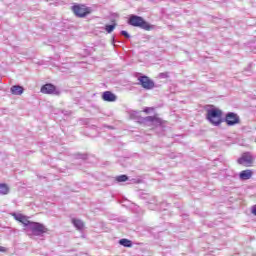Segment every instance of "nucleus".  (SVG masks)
Instances as JSON below:
<instances>
[{
	"label": "nucleus",
	"instance_id": "nucleus-1",
	"mask_svg": "<svg viewBox=\"0 0 256 256\" xmlns=\"http://www.w3.org/2000/svg\"><path fill=\"white\" fill-rule=\"evenodd\" d=\"M207 121L214 125V127H219L223 123V111L219 108H212L207 110L206 115Z\"/></svg>",
	"mask_w": 256,
	"mask_h": 256
},
{
	"label": "nucleus",
	"instance_id": "nucleus-2",
	"mask_svg": "<svg viewBox=\"0 0 256 256\" xmlns=\"http://www.w3.org/2000/svg\"><path fill=\"white\" fill-rule=\"evenodd\" d=\"M128 25L131 27H139V29H144V31H151L152 27L150 24L143 19V17L132 14L128 19Z\"/></svg>",
	"mask_w": 256,
	"mask_h": 256
},
{
	"label": "nucleus",
	"instance_id": "nucleus-3",
	"mask_svg": "<svg viewBox=\"0 0 256 256\" xmlns=\"http://www.w3.org/2000/svg\"><path fill=\"white\" fill-rule=\"evenodd\" d=\"M72 11L79 19H84V17L93 13V9H91V7H87L85 4H74L72 6Z\"/></svg>",
	"mask_w": 256,
	"mask_h": 256
},
{
	"label": "nucleus",
	"instance_id": "nucleus-4",
	"mask_svg": "<svg viewBox=\"0 0 256 256\" xmlns=\"http://www.w3.org/2000/svg\"><path fill=\"white\" fill-rule=\"evenodd\" d=\"M29 231H31L32 235H35L36 237H43L45 233H47L48 229L43 225L42 223L39 222H30L28 225Z\"/></svg>",
	"mask_w": 256,
	"mask_h": 256
},
{
	"label": "nucleus",
	"instance_id": "nucleus-5",
	"mask_svg": "<svg viewBox=\"0 0 256 256\" xmlns=\"http://www.w3.org/2000/svg\"><path fill=\"white\" fill-rule=\"evenodd\" d=\"M138 81L137 85H141V87L146 91H151V89L155 88V82L147 75L140 74Z\"/></svg>",
	"mask_w": 256,
	"mask_h": 256
},
{
	"label": "nucleus",
	"instance_id": "nucleus-6",
	"mask_svg": "<svg viewBox=\"0 0 256 256\" xmlns=\"http://www.w3.org/2000/svg\"><path fill=\"white\" fill-rule=\"evenodd\" d=\"M223 120L228 125V127H233L241 123V119L239 118V115H237V113L235 112H228Z\"/></svg>",
	"mask_w": 256,
	"mask_h": 256
},
{
	"label": "nucleus",
	"instance_id": "nucleus-7",
	"mask_svg": "<svg viewBox=\"0 0 256 256\" xmlns=\"http://www.w3.org/2000/svg\"><path fill=\"white\" fill-rule=\"evenodd\" d=\"M41 93L45 95H61V91L57 89V86L47 83L41 87Z\"/></svg>",
	"mask_w": 256,
	"mask_h": 256
},
{
	"label": "nucleus",
	"instance_id": "nucleus-8",
	"mask_svg": "<svg viewBox=\"0 0 256 256\" xmlns=\"http://www.w3.org/2000/svg\"><path fill=\"white\" fill-rule=\"evenodd\" d=\"M141 123H149L153 127H163V120L157 116H146L141 119Z\"/></svg>",
	"mask_w": 256,
	"mask_h": 256
},
{
	"label": "nucleus",
	"instance_id": "nucleus-9",
	"mask_svg": "<svg viewBox=\"0 0 256 256\" xmlns=\"http://www.w3.org/2000/svg\"><path fill=\"white\" fill-rule=\"evenodd\" d=\"M239 165H245L246 167H251L253 165V156L249 153H244L242 157L237 160Z\"/></svg>",
	"mask_w": 256,
	"mask_h": 256
},
{
	"label": "nucleus",
	"instance_id": "nucleus-10",
	"mask_svg": "<svg viewBox=\"0 0 256 256\" xmlns=\"http://www.w3.org/2000/svg\"><path fill=\"white\" fill-rule=\"evenodd\" d=\"M13 217L16 221H19V223H22V225H24V227H26V229L29 227V225L31 224V221L27 218V216L23 215V214H17L14 213Z\"/></svg>",
	"mask_w": 256,
	"mask_h": 256
},
{
	"label": "nucleus",
	"instance_id": "nucleus-11",
	"mask_svg": "<svg viewBox=\"0 0 256 256\" xmlns=\"http://www.w3.org/2000/svg\"><path fill=\"white\" fill-rule=\"evenodd\" d=\"M103 101H107L108 103H115L117 101V95H115L111 91H105L102 94Z\"/></svg>",
	"mask_w": 256,
	"mask_h": 256
},
{
	"label": "nucleus",
	"instance_id": "nucleus-12",
	"mask_svg": "<svg viewBox=\"0 0 256 256\" xmlns=\"http://www.w3.org/2000/svg\"><path fill=\"white\" fill-rule=\"evenodd\" d=\"M253 177V171L252 170H243L239 173V179L241 181H248V179H251Z\"/></svg>",
	"mask_w": 256,
	"mask_h": 256
},
{
	"label": "nucleus",
	"instance_id": "nucleus-13",
	"mask_svg": "<svg viewBox=\"0 0 256 256\" xmlns=\"http://www.w3.org/2000/svg\"><path fill=\"white\" fill-rule=\"evenodd\" d=\"M25 91V88H23V86L20 85H14L10 88V93L12 95H23Z\"/></svg>",
	"mask_w": 256,
	"mask_h": 256
},
{
	"label": "nucleus",
	"instance_id": "nucleus-14",
	"mask_svg": "<svg viewBox=\"0 0 256 256\" xmlns=\"http://www.w3.org/2000/svg\"><path fill=\"white\" fill-rule=\"evenodd\" d=\"M72 224L77 228L78 231H83V229H85V223L81 219L73 218Z\"/></svg>",
	"mask_w": 256,
	"mask_h": 256
},
{
	"label": "nucleus",
	"instance_id": "nucleus-15",
	"mask_svg": "<svg viewBox=\"0 0 256 256\" xmlns=\"http://www.w3.org/2000/svg\"><path fill=\"white\" fill-rule=\"evenodd\" d=\"M119 245H122V247H133V241L127 238H122L119 240Z\"/></svg>",
	"mask_w": 256,
	"mask_h": 256
},
{
	"label": "nucleus",
	"instance_id": "nucleus-16",
	"mask_svg": "<svg viewBox=\"0 0 256 256\" xmlns=\"http://www.w3.org/2000/svg\"><path fill=\"white\" fill-rule=\"evenodd\" d=\"M147 203L148 209H151V211L157 208V198L153 197L152 200L148 201Z\"/></svg>",
	"mask_w": 256,
	"mask_h": 256
},
{
	"label": "nucleus",
	"instance_id": "nucleus-17",
	"mask_svg": "<svg viewBox=\"0 0 256 256\" xmlns=\"http://www.w3.org/2000/svg\"><path fill=\"white\" fill-rule=\"evenodd\" d=\"M115 181H117V183H125V181H129V176L125 174L116 176Z\"/></svg>",
	"mask_w": 256,
	"mask_h": 256
},
{
	"label": "nucleus",
	"instance_id": "nucleus-18",
	"mask_svg": "<svg viewBox=\"0 0 256 256\" xmlns=\"http://www.w3.org/2000/svg\"><path fill=\"white\" fill-rule=\"evenodd\" d=\"M9 194V186L7 184L0 183V195H8Z\"/></svg>",
	"mask_w": 256,
	"mask_h": 256
},
{
	"label": "nucleus",
	"instance_id": "nucleus-19",
	"mask_svg": "<svg viewBox=\"0 0 256 256\" xmlns=\"http://www.w3.org/2000/svg\"><path fill=\"white\" fill-rule=\"evenodd\" d=\"M115 27H117V24H107L105 26V31L107 33H113V31H115Z\"/></svg>",
	"mask_w": 256,
	"mask_h": 256
},
{
	"label": "nucleus",
	"instance_id": "nucleus-20",
	"mask_svg": "<svg viewBox=\"0 0 256 256\" xmlns=\"http://www.w3.org/2000/svg\"><path fill=\"white\" fill-rule=\"evenodd\" d=\"M75 159H82V161H86L87 159V154H81V153H77L74 155Z\"/></svg>",
	"mask_w": 256,
	"mask_h": 256
},
{
	"label": "nucleus",
	"instance_id": "nucleus-21",
	"mask_svg": "<svg viewBox=\"0 0 256 256\" xmlns=\"http://www.w3.org/2000/svg\"><path fill=\"white\" fill-rule=\"evenodd\" d=\"M120 35H122L123 37H125V39H131V35L129 34V32L122 30L120 32Z\"/></svg>",
	"mask_w": 256,
	"mask_h": 256
},
{
	"label": "nucleus",
	"instance_id": "nucleus-22",
	"mask_svg": "<svg viewBox=\"0 0 256 256\" xmlns=\"http://www.w3.org/2000/svg\"><path fill=\"white\" fill-rule=\"evenodd\" d=\"M160 79H169V72H162L159 74Z\"/></svg>",
	"mask_w": 256,
	"mask_h": 256
},
{
	"label": "nucleus",
	"instance_id": "nucleus-23",
	"mask_svg": "<svg viewBox=\"0 0 256 256\" xmlns=\"http://www.w3.org/2000/svg\"><path fill=\"white\" fill-rule=\"evenodd\" d=\"M151 111H153V108H151V107L144 108V113L149 114V113H151Z\"/></svg>",
	"mask_w": 256,
	"mask_h": 256
},
{
	"label": "nucleus",
	"instance_id": "nucleus-24",
	"mask_svg": "<svg viewBox=\"0 0 256 256\" xmlns=\"http://www.w3.org/2000/svg\"><path fill=\"white\" fill-rule=\"evenodd\" d=\"M103 127H104V129H111V130L115 129V127L109 126L107 124H104Z\"/></svg>",
	"mask_w": 256,
	"mask_h": 256
},
{
	"label": "nucleus",
	"instance_id": "nucleus-25",
	"mask_svg": "<svg viewBox=\"0 0 256 256\" xmlns=\"http://www.w3.org/2000/svg\"><path fill=\"white\" fill-rule=\"evenodd\" d=\"M251 213H252V215H255V217H256V205L252 206Z\"/></svg>",
	"mask_w": 256,
	"mask_h": 256
},
{
	"label": "nucleus",
	"instance_id": "nucleus-26",
	"mask_svg": "<svg viewBox=\"0 0 256 256\" xmlns=\"http://www.w3.org/2000/svg\"><path fill=\"white\" fill-rule=\"evenodd\" d=\"M112 43H113V45H117L116 43L121 44V43H123V42H121V41H116L115 38H113V39H112Z\"/></svg>",
	"mask_w": 256,
	"mask_h": 256
},
{
	"label": "nucleus",
	"instance_id": "nucleus-27",
	"mask_svg": "<svg viewBox=\"0 0 256 256\" xmlns=\"http://www.w3.org/2000/svg\"><path fill=\"white\" fill-rule=\"evenodd\" d=\"M5 251H7V248L3 247V246H0V252L1 253H5Z\"/></svg>",
	"mask_w": 256,
	"mask_h": 256
}]
</instances>
